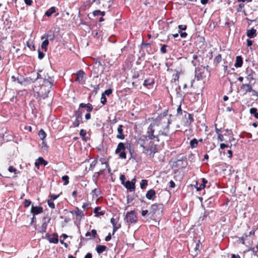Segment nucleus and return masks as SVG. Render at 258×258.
<instances>
[{"instance_id":"obj_1","label":"nucleus","mask_w":258,"mask_h":258,"mask_svg":"<svg viewBox=\"0 0 258 258\" xmlns=\"http://www.w3.org/2000/svg\"><path fill=\"white\" fill-rule=\"evenodd\" d=\"M159 125L157 124L156 119L150 124L147 130V137L151 140L159 141V136H163L162 130H159Z\"/></svg>"},{"instance_id":"obj_2","label":"nucleus","mask_w":258,"mask_h":258,"mask_svg":"<svg viewBox=\"0 0 258 258\" xmlns=\"http://www.w3.org/2000/svg\"><path fill=\"white\" fill-rule=\"evenodd\" d=\"M156 120L159 125V130H162L163 136H167L169 133V126L170 123L169 118L166 116H158Z\"/></svg>"},{"instance_id":"obj_3","label":"nucleus","mask_w":258,"mask_h":258,"mask_svg":"<svg viewBox=\"0 0 258 258\" xmlns=\"http://www.w3.org/2000/svg\"><path fill=\"white\" fill-rule=\"evenodd\" d=\"M124 221L128 224H135L137 222V217L134 211L127 212L124 219Z\"/></svg>"},{"instance_id":"obj_4","label":"nucleus","mask_w":258,"mask_h":258,"mask_svg":"<svg viewBox=\"0 0 258 258\" xmlns=\"http://www.w3.org/2000/svg\"><path fill=\"white\" fill-rule=\"evenodd\" d=\"M126 147L123 143H119L115 150V154H119V158L126 159V153L125 152Z\"/></svg>"},{"instance_id":"obj_5","label":"nucleus","mask_w":258,"mask_h":258,"mask_svg":"<svg viewBox=\"0 0 258 258\" xmlns=\"http://www.w3.org/2000/svg\"><path fill=\"white\" fill-rule=\"evenodd\" d=\"M82 114L83 111L79 108L77 110L75 111V116L76 119L73 123V126L74 127H77L79 126L80 122L82 121Z\"/></svg>"},{"instance_id":"obj_6","label":"nucleus","mask_w":258,"mask_h":258,"mask_svg":"<svg viewBox=\"0 0 258 258\" xmlns=\"http://www.w3.org/2000/svg\"><path fill=\"white\" fill-rule=\"evenodd\" d=\"M163 209V205L162 204H154L151 205L150 209L149 215L153 216L157 211H162Z\"/></svg>"},{"instance_id":"obj_7","label":"nucleus","mask_w":258,"mask_h":258,"mask_svg":"<svg viewBox=\"0 0 258 258\" xmlns=\"http://www.w3.org/2000/svg\"><path fill=\"white\" fill-rule=\"evenodd\" d=\"M77 78L76 81L81 84L85 83L86 78L85 77V73L83 71H79L76 73Z\"/></svg>"},{"instance_id":"obj_8","label":"nucleus","mask_w":258,"mask_h":258,"mask_svg":"<svg viewBox=\"0 0 258 258\" xmlns=\"http://www.w3.org/2000/svg\"><path fill=\"white\" fill-rule=\"evenodd\" d=\"M136 182V179L135 178H134L131 181L127 180L125 181L123 185L130 191H134L135 189Z\"/></svg>"},{"instance_id":"obj_9","label":"nucleus","mask_w":258,"mask_h":258,"mask_svg":"<svg viewBox=\"0 0 258 258\" xmlns=\"http://www.w3.org/2000/svg\"><path fill=\"white\" fill-rule=\"evenodd\" d=\"M204 69L197 68L195 69V78L197 80H202L204 78Z\"/></svg>"},{"instance_id":"obj_10","label":"nucleus","mask_w":258,"mask_h":258,"mask_svg":"<svg viewBox=\"0 0 258 258\" xmlns=\"http://www.w3.org/2000/svg\"><path fill=\"white\" fill-rule=\"evenodd\" d=\"M245 72L247 74L245 78L250 83L251 81L254 79V75H255V72L252 70L248 68L246 69Z\"/></svg>"},{"instance_id":"obj_11","label":"nucleus","mask_w":258,"mask_h":258,"mask_svg":"<svg viewBox=\"0 0 258 258\" xmlns=\"http://www.w3.org/2000/svg\"><path fill=\"white\" fill-rule=\"evenodd\" d=\"M124 126L120 124L117 128V134L116 135V138L120 140H123L125 138V136L123 133V128Z\"/></svg>"},{"instance_id":"obj_12","label":"nucleus","mask_w":258,"mask_h":258,"mask_svg":"<svg viewBox=\"0 0 258 258\" xmlns=\"http://www.w3.org/2000/svg\"><path fill=\"white\" fill-rule=\"evenodd\" d=\"M185 117L186 119V120L185 121H183V124L185 126H189L194 121L192 115L191 114L187 113L185 115Z\"/></svg>"},{"instance_id":"obj_13","label":"nucleus","mask_w":258,"mask_h":258,"mask_svg":"<svg viewBox=\"0 0 258 258\" xmlns=\"http://www.w3.org/2000/svg\"><path fill=\"white\" fill-rule=\"evenodd\" d=\"M110 222L113 225V234L121 227V225L118 222L115 221V219L114 218H112L110 220Z\"/></svg>"},{"instance_id":"obj_14","label":"nucleus","mask_w":258,"mask_h":258,"mask_svg":"<svg viewBox=\"0 0 258 258\" xmlns=\"http://www.w3.org/2000/svg\"><path fill=\"white\" fill-rule=\"evenodd\" d=\"M240 88L241 90L244 91L245 93L251 92L253 91L252 87L249 84H243Z\"/></svg>"},{"instance_id":"obj_15","label":"nucleus","mask_w":258,"mask_h":258,"mask_svg":"<svg viewBox=\"0 0 258 258\" xmlns=\"http://www.w3.org/2000/svg\"><path fill=\"white\" fill-rule=\"evenodd\" d=\"M31 212L34 215H38L43 212V208L41 207H35L32 205Z\"/></svg>"},{"instance_id":"obj_16","label":"nucleus","mask_w":258,"mask_h":258,"mask_svg":"<svg viewBox=\"0 0 258 258\" xmlns=\"http://www.w3.org/2000/svg\"><path fill=\"white\" fill-rule=\"evenodd\" d=\"M155 195L156 192L155 190L151 189L147 191L146 197L149 200H153L155 198Z\"/></svg>"},{"instance_id":"obj_17","label":"nucleus","mask_w":258,"mask_h":258,"mask_svg":"<svg viewBox=\"0 0 258 258\" xmlns=\"http://www.w3.org/2000/svg\"><path fill=\"white\" fill-rule=\"evenodd\" d=\"M86 108V110L88 112H90L92 111L93 107L91 104L87 103L85 104L83 103H81L79 105V108Z\"/></svg>"},{"instance_id":"obj_18","label":"nucleus","mask_w":258,"mask_h":258,"mask_svg":"<svg viewBox=\"0 0 258 258\" xmlns=\"http://www.w3.org/2000/svg\"><path fill=\"white\" fill-rule=\"evenodd\" d=\"M247 36L250 38H253L256 36V30L254 28H251L247 30Z\"/></svg>"},{"instance_id":"obj_19","label":"nucleus","mask_w":258,"mask_h":258,"mask_svg":"<svg viewBox=\"0 0 258 258\" xmlns=\"http://www.w3.org/2000/svg\"><path fill=\"white\" fill-rule=\"evenodd\" d=\"M192 245L194 246V251L193 252V255H194V256H197L200 251L199 247L201 245L200 240H198L195 243H193Z\"/></svg>"},{"instance_id":"obj_20","label":"nucleus","mask_w":258,"mask_h":258,"mask_svg":"<svg viewBox=\"0 0 258 258\" xmlns=\"http://www.w3.org/2000/svg\"><path fill=\"white\" fill-rule=\"evenodd\" d=\"M243 63V59L241 56H237L236 57V61L234 66L236 68H240L242 66Z\"/></svg>"},{"instance_id":"obj_21","label":"nucleus","mask_w":258,"mask_h":258,"mask_svg":"<svg viewBox=\"0 0 258 258\" xmlns=\"http://www.w3.org/2000/svg\"><path fill=\"white\" fill-rule=\"evenodd\" d=\"M47 163V162L44 160L42 157H40L35 162V165L36 167H39L40 165L44 164V165H46Z\"/></svg>"},{"instance_id":"obj_22","label":"nucleus","mask_w":258,"mask_h":258,"mask_svg":"<svg viewBox=\"0 0 258 258\" xmlns=\"http://www.w3.org/2000/svg\"><path fill=\"white\" fill-rule=\"evenodd\" d=\"M72 214H74L77 217L82 218L84 216L85 214L82 213V211L80 210L78 207L76 208V210L70 212Z\"/></svg>"},{"instance_id":"obj_23","label":"nucleus","mask_w":258,"mask_h":258,"mask_svg":"<svg viewBox=\"0 0 258 258\" xmlns=\"http://www.w3.org/2000/svg\"><path fill=\"white\" fill-rule=\"evenodd\" d=\"M101 207H97L94 210V213L95 214V216L98 217L99 216H102L104 214V211H101Z\"/></svg>"},{"instance_id":"obj_24","label":"nucleus","mask_w":258,"mask_h":258,"mask_svg":"<svg viewBox=\"0 0 258 258\" xmlns=\"http://www.w3.org/2000/svg\"><path fill=\"white\" fill-rule=\"evenodd\" d=\"M56 8L55 7H52L45 12V15L49 17L56 12Z\"/></svg>"},{"instance_id":"obj_25","label":"nucleus","mask_w":258,"mask_h":258,"mask_svg":"<svg viewBox=\"0 0 258 258\" xmlns=\"http://www.w3.org/2000/svg\"><path fill=\"white\" fill-rule=\"evenodd\" d=\"M46 236L49 237V235L48 234L46 235ZM48 240L50 243H55V244L57 243L58 242L57 235L56 234H54L53 235V237H49Z\"/></svg>"},{"instance_id":"obj_26","label":"nucleus","mask_w":258,"mask_h":258,"mask_svg":"<svg viewBox=\"0 0 258 258\" xmlns=\"http://www.w3.org/2000/svg\"><path fill=\"white\" fill-rule=\"evenodd\" d=\"M106 249V246L105 245H99L96 247V250L98 254H101Z\"/></svg>"},{"instance_id":"obj_27","label":"nucleus","mask_w":258,"mask_h":258,"mask_svg":"<svg viewBox=\"0 0 258 258\" xmlns=\"http://www.w3.org/2000/svg\"><path fill=\"white\" fill-rule=\"evenodd\" d=\"M200 61L198 59V56L197 54H194L192 56V60H191V63L194 66H196L199 65Z\"/></svg>"},{"instance_id":"obj_28","label":"nucleus","mask_w":258,"mask_h":258,"mask_svg":"<svg viewBox=\"0 0 258 258\" xmlns=\"http://www.w3.org/2000/svg\"><path fill=\"white\" fill-rule=\"evenodd\" d=\"M249 113L253 115L255 118L258 119V112L256 108H251L249 109Z\"/></svg>"},{"instance_id":"obj_29","label":"nucleus","mask_w":258,"mask_h":258,"mask_svg":"<svg viewBox=\"0 0 258 258\" xmlns=\"http://www.w3.org/2000/svg\"><path fill=\"white\" fill-rule=\"evenodd\" d=\"M53 82H54L53 79L50 77H49L47 79H45V81H44L45 84L46 85H49L50 86V87L53 86Z\"/></svg>"},{"instance_id":"obj_30","label":"nucleus","mask_w":258,"mask_h":258,"mask_svg":"<svg viewBox=\"0 0 258 258\" xmlns=\"http://www.w3.org/2000/svg\"><path fill=\"white\" fill-rule=\"evenodd\" d=\"M38 135L40 139L43 140L46 138V134L45 133L43 130L41 129L39 131Z\"/></svg>"},{"instance_id":"obj_31","label":"nucleus","mask_w":258,"mask_h":258,"mask_svg":"<svg viewBox=\"0 0 258 258\" xmlns=\"http://www.w3.org/2000/svg\"><path fill=\"white\" fill-rule=\"evenodd\" d=\"M48 44L49 41L47 39H45V40H44L41 44V48L43 49H44L45 51H47V46L48 45Z\"/></svg>"},{"instance_id":"obj_32","label":"nucleus","mask_w":258,"mask_h":258,"mask_svg":"<svg viewBox=\"0 0 258 258\" xmlns=\"http://www.w3.org/2000/svg\"><path fill=\"white\" fill-rule=\"evenodd\" d=\"M198 141L196 139H194L190 142V146L191 148H196L198 146Z\"/></svg>"},{"instance_id":"obj_33","label":"nucleus","mask_w":258,"mask_h":258,"mask_svg":"<svg viewBox=\"0 0 258 258\" xmlns=\"http://www.w3.org/2000/svg\"><path fill=\"white\" fill-rule=\"evenodd\" d=\"M93 14L94 16L102 15L103 16L105 15L104 12H101L100 10H95L93 12Z\"/></svg>"},{"instance_id":"obj_34","label":"nucleus","mask_w":258,"mask_h":258,"mask_svg":"<svg viewBox=\"0 0 258 258\" xmlns=\"http://www.w3.org/2000/svg\"><path fill=\"white\" fill-rule=\"evenodd\" d=\"M148 185V181L147 180L143 179L140 183V187L142 189H144Z\"/></svg>"},{"instance_id":"obj_35","label":"nucleus","mask_w":258,"mask_h":258,"mask_svg":"<svg viewBox=\"0 0 258 258\" xmlns=\"http://www.w3.org/2000/svg\"><path fill=\"white\" fill-rule=\"evenodd\" d=\"M48 223L44 222L41 225V232L43 233L45 232L47 228Z\"/></svg>"},{"instance_id":"obj_36","label":"nucleus","mask_w":258,"mask_h":258,"mask_svg":"<svg viewBox=\"0 0 258 258\" xmlns=\"http://www.w3.org/2000/svg\"><path fill=\"white\" fill-rule=\"evenodd\" d=\"M222 60V56L220 54H219L217 56H216L214 58L215 63L218 64Z\"/></svg>"},{"instance_id":"obj_37","label":"nucleus","mask_w":258,"mask_h":258,"mask_svg":"<svg viewBox=\"0 0 258 258\" xmlns=\"http://www.w3.org/2000/svg\"><path fill=\"white\" fill-rule=\"evenodd\" d=\"M62 180L64 181L63 184L66 185L69 183V177L68 175H64L61 178Z\"/></svg>"},{"instance_id":"obj_38","label":"nucleus","mask_w":258,"mask_h":258,"mask_svg":"<svg viewBox=\"0 0 258 258\" xmlns=\"http://www.w3.org/2000/svg\"><path fill=\"white\" fill-rule=\"evenodd\" d=\"M154 83V81L153 80H150L149 79H146L145 81H144V86H149L152 84Z\"/></svg>"},{"instance_id":"obj_39","label":"nucleus","mask_w":258,"mask_h":258,"mask_svg":"<svg viewBox=\"0 0 258 258\" xmlns=\"http://www.w3.org/2000/svg\"><path fill=\"white\" fill-rule=\"evenodd\" d=\"M47 204H48V205L49 207V208H50L51 209L55 208V204H54L53 201H51V200L49 199L47 200Z\"/></svg>"},{"instance_id":"obj_40","label":"nucleus","mask_w":258,"mask_h":258,"mask_svg":"<svg viewBox=\"0 0 258 258\" xmlns=\"http://www.w3.org/2000/svg\"><path fill=\"white\" fill-rule=\"evenodd\" d=\"M27 45L30 48V50L33 51L35 50V47L33 43L27 42Z\"/></svg>"},{"instance_id":"obj_41","label":"nucleus","mask_w":258,"mask_h":258,"mask_svg":"<svg viewBox=\"0 0 258 258\" xmlns=\"http://www.w3.org/2000/svg\"><path fill=\"white\" fill-rule=\"evenodd\" d=\"M8 170L10 172H14L16 174L19 173V172H17V170L15 168L11 166L9 167Z\"/></svg>"},{"instance_id":"obj_42","label":"nucleus","mask_w":258,"mask_h":258,"mask_svg":"<svg viewBox=\"0 0 258 258\" xmlns=\"http://www.w3.org/2000/svg\"><path fill=\"white\" fill-rule=\"evenodd\" d=\"M42 141H42L41 144L40 145L41 148L42 149H43L44 150H47V149L48 148V146H47L46 142L43 140H42Z\"/></svg>"},{"instance_id":"obj_43","label":"nucleus","mask_w":258,"mask_h":258,"mask_svg":"<svg viewBox=\"0 0 258 258\" xmlns=\"http://www.w3.org/2000/svg\"><path fill=\"white\" fill-rule=\"evenodd\" d=\"M100 101L103 104H105L106 103L107 100H106V98L105 96H104V94H102V96H101V97L100 99Z\"/></svg>"},{"instance_id":"obj_44","label":"nucleus","mask_w":258,"mask_h":258,"mask_svg":"<svg viewBox=\"0 0 258 258\" xmlns=\"http://www.w3.org/2000/svg\"><path fill=\"white\" fill-rule=\"evenodd\" d=\"M59 197V195H55L54 194H50L49 196L50 198L49 200H51V201L55 200L56 199H57Z\"/></svg>"},{"instance_id":"obj_45","label":"nucleus","mask_w":258,"mask_h":258,"mask_svg":"<svg viewBox=\"0 0 258 258\" xmlns=\"http://www.w3.org/2000/svg\"><path fill=\"white\" fill-rule=\"evenodd\" d=\"M38 58L39 59H42L44 56V53L43 52L41 51L39 49L38 50Z\"/></svg>"},{"instance_id":"obj_46","label":"nucleus","mask_w":258,"mask_h":258,"mask_svg":"<svg viewBox=\"0 0 258 258\" xmlns=\"http://www.w3.org/2000/svg\"><path fill=\"white\" fill-rule=\"evenodd\" d=\"M167 47V45L166 44H163L160 49L161 52L162 53H166L167 52L166 51V47Z\"/></svg>"},{"instance_id":"obj_47","label":"nucleus","mask_w":258,"mask_h":258,"mask_svg":"<svg viewBox=\"0 0 258 258\" xmlns=\"http://www.w3.org/2000/svg\"><path fill=\"white\" fill-rule=\"evenodd\" d=\"M54 34H50L49 33H47L46 39L52 40L54 39Z\"/></svg>"},{"instance_id":"obj_48","label":"nucleus","mask_w":258,"mask_h":258,"mask_svg":"<svg viewBox=\"0 0 258 258\" xmlns=\"http://www.w3.org/2000/svg\"><path fill=\"white\" fill-rule=\"evenodd\" d=\"M231 144L230 145V146H229L228 145H226L224 143H221L220 145V147L221 149H224L225 148H231Z\"/></svg>"},{"instance_id":"obj_49","label":"nucleus","mask_w":258,"mask_h":258,"mask_svg":"<svg viewBox=\"0 0 258 258\" xmlns=\"http://www.w3.org/2000/svg\"><path fill=\"white\" fill-rule=\"evenodd\" d=\"M244 4H243V3H241L239 5H238V8L237 10V11L238 12H241L242 11V9L244 8Z\"/></svg>"},{"instance_id":"obj_50","label":"nucleus","mask_w":258,"mask_h":258,"mask_svg":"<svg viewBox=\"0 0 258 258\" xmlns=\"http://www.w3.org/2000/svg\"><path fill=\"white\" fill-rule=\"evenodd\" d=\"M187 26L185 25H179L178 26V28L179 29V31H181V30H185L186 29Z\"/></svg>"},{"instance_id":"obj_51","label":"nucleus","mask_w":258,"mask_h":258,"mask_svg":"<svg viewBox=\"0 0 258 258\" xmlns=\"http://www.w3.org/2000/svg\"><path fill=\"white\" fill-rule=\"evenodd\" d=\"M31 204V202L28 200H25L24 201V207H28Z\"/></svg>"},{"instance_id":"obj_52","label":"nucleus","mask_w":258,"mask_h":258,"mask_svg":"<svg viewBox=\"0 0 258 258\" xmlns=\"http://www.w3.org/2000/svg\"><path fill=\"white\" fill-rule=\"evenodd\" d=\"M112 92V90L111 89H107L105 91L103 94H104V96L107 95L109 96L110 95Z\"/></svg>"},{"instance_id":"obj_53","label":"nucleus","mask_w":258,"mask_h":258,"mask_svg":"<svg viewBox=\"0 0 258 258\" xmlns=\"http://www.w3.org/2000/svg\"><path fill=\"white\" fill-rule=\"evenodd\" d=\"M248 236L247 235H246V234H244L241 238H240V240L242 242V244H245V238Z\"/></svg>"},{"instance_id":"obj_54","label":"nucleus","mask_w":258,"mask_h":258,"mask_svg":"<svg viewBox=\"0 0 258 258\" xmlns=\"http://www.w3.org/2000/svg\"><path fill=\"white\" fill-rule=\"evenodd\" d=\"M119 179L121 182V183L123 185L125 183V176L124 175H121L120 176V177H119Z\"/></svg>"},{"instance_id":"obj_55","label":"nucleus","mask_w":258,"mask_h":258,"mask_svg":"<svg viewBox=\"0 0 258 258\" xmlns=\"http://www.w3.org/2000/svg\"><path fill=\"white\" fill-rule=\"evenodd\" d=\"M80 135L82 137H84L86 135V132L85 130L82 129L80 131Z\"/></svg>"},{"instance_id":"obj_56","label":"nucleus","mask_w":258,"mask_h":258,"mask_svg":"<svg viewBox=\"0 0 258 258\" xmlns=\"http://www.w3.org/2000/svg\"><path fill=\"white\" fill-rule=\"evenodd\" d=\"M206 185L204 184H201L199 186L197 187V189L198 191L201 190L202 189H204Z\"/></svg>"},{"instance_id":"obj_57","label":"nucleus","mask_w":258,"mask_h":258,"mask_svg":"<svg viewBox=\"0 0 258 258\" xmlns=\"http://www.w3.org/2000/svg\"><path fill=\"white\" fill-rule=\"evenodd\" d=\"M91 235L93 238H95L97 235V231L95 229H93L91 232Z\"/></svg>"},{"instance_id":"obj_58","label":"nucleus","mask_w":258,"mask_h":258,"mask_svg":"<svg viewBox=\"0 0 258 258\" xmlns=\"http://www.w3.org/2000/svg\"><path fill=\"white\" fill-rule=\"evenodd\" d=\"M179 33H180V36L182 38H185L187 35L186 32H182L181 31H179Z\"/></svg>"},{"instance_id":"obj_59","label":"nucleus","mask_w":258,"mask_h":258,"mask_svg":"<svg viewBox=\"0 0 258 258\" xmlns=\"http://www.w3.org/2000/svg\"><path fill=\"white\" fill-rule=\"evenodd\" d=\"M175 186V184L173 181L170 180L169 182V187L171 188H174Z\"/></svg>"},{"instance_id":"obj_60","label":"nucleus","mask_w":258,"mask_h":258,"mask_svg":"<svg viewBox=\"0 0 258 258\" xmlns=\"http://www.w3.org/2000/svg\"><path fill=\"white\" fill-rule=\"evenodd\" d=\"M148 213H149V212L147 210H143L141 212V215L142 216L144 217V216H146Z\"/></svg>"},{"instance_id":"obj_61","label":"nucleus","mask_w":258,"mask_h":258,"mask_svg":"<svg viewBox=\"0 0 258 258\" xmlns=\"http://www.w3.org/2000/svg\"><path fill=\"white\" fill-rule=\"evenodd\" d=\"M25 4L28 6H31L32 4V0H24Z\"/></svg>"},{"instance_id":"obj_62","label":"nucleus","mask_w":258,"mask_h":258,"mask_svg":"<svg viewBox=\"0 0 258 258\" xmlns=\"http://www.w3.org/2000/svg\"><path fill=\"white\" fill-rule=\"evenodd\" d=\"M111 238V235L109 233L107 236H106L105 240L106 241H109Z\"/></svg>"},{"instance_id":"obj_63","label":"nucleus","mask_w":258,"mask_h":258,"mask_svg":"<svg viewBox=\"0 0 258 258\" xmlns=\"http://www.w3.org/2000/svg\"><path fill=\"white\" fill-rule=\"evenodd\" d=\"M246 42H247V45L248 47L251 46L253 43L252 41L250 39H247Z\"/></svg>"},{"instance_id":"obj_64","label":"nucleus","mask_w":258,"mask_h":258,"mask_svg":"<svg viewBox=\"0 0 258 258\" xmlns=\"http://www.w3.org/2000/svg\"><path fill=\"white\" fill-rule=\"evenodd\" d=\"M218 139L221 141H223L224 140V137L221 134H219L218 135Z\"/></svg>"}]
</instances>
